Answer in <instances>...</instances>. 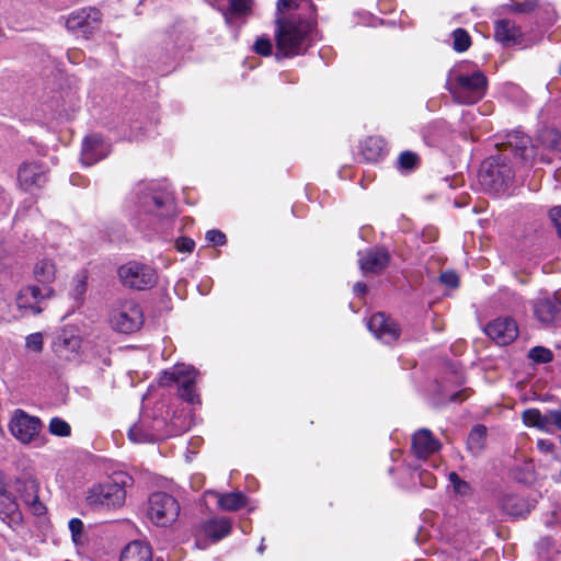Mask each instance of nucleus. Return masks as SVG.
Wrapping results in <instances>:
<instances>
[{"instance_id":"obj_1","label":"nucleus","mask_w":561,"mask_h":561,"mask_svg":"<svg viewBox=\"0 0 561 561\" xmlns=\"http://www.w3.org/2000/svg\"><path fill=\"white\" fill-rule=\"evenodd\" d=\"M501 141L495 146L502 151L492 156L481 164L478 179L481 186L493 193L504 191L514 179L513 167L508 163L506 152L510 151L524 164H531L536 157V148L531 145L529 136L519 130L508 131L500 135Z\"/></svg>"},{"instance_id":"obj_2","label":"nucleus","mask_w":561,"mask_h":561,"mask_svg":"<svg viewBox=\"0 0 561 561\" xmlns=\"http://www.w3.org/2000/svg\"><path fill=\"white\" fill-rule=\"evenodd\" d=\"M135 195L137 210L134 221L139 229H147L176 214L172 193L157 183L138 184Z\"/></svg>"},{"instance_id":"obj_3","label":"nucleus","mask_w":561,"mask_h":561,"mask_svg":"<svg viewBox=\"0 0 561 561\" xmlns=\"http://www.w3.org/2000/svg\"><path fill=\"white\" fill-rule=\"evenodd\" d=\"M314 28V23L291 15L277 19L275 28L276 58H290L304 54L309 46V38Z\"/></svg>"},{"instance_id":"obj_4","label":"nucleus","mask_w":561,"mask_h":561,"mask_svg":"<svg viewBox=\"0 0 561 561\" xmlns=\"http://www.w3.org/2000/svg\"><path fill=\"white\" fill-rule=\"evenodd\" d=\"M133 482L134 480L128 473H115L112 479L93 484L88 489L87 504L95 510L119 508L126 500V488L130 486Z\"/></svg>"},{"instance_id":"obj_5","label":"nucleus","mask_w":561,"mask_h":561,"mask_svg":"<svg viewBox=\"0 0 561 561\" xmlns=\"http://www.w3.org/2000/svg\"><path fill=\"white\" fill-rule=\"evenodd\" d=\"M486 84V77L479 70L472 73L455 72L448 83V90L456 102L471 105L485 95Z\"/></svg>"},{"instance_id":"obj_6","label":"nucleus","mask_w":561,"mask_h":561,"mask_svg":"<svg viewBox=\"0 0 561 561\" xmlns=\"http://www.w3.org/2000/svg\"><path fill=\"white\" fill-rule=\"evenodd\" d=\"M197 370L184 364L174 365L170 370H164L160 378V386H170L176 383L179 387V396L184 401L195 404L199 403L198 394L195 392V382Z\"/></svg>"},{"instance_id":"obj_7","label":"nucleus","mask_w":561,"mask_h":561,"mask_svg":"<svg viewBox=\"0 0 561 561\" xmlns=\"http://www.w3.org/2000/svg\"><path fill=\"white\" fill-rule=\"evenodd\" d=\"M180 504L167 492H153L147 502V517L158 527H168L179 517Z\"/></svg>"},{"instance_id":"obj_8","label":"nucleus","mask_w":561,"mask_h":561,"mask_svg":"<svg viewBox=\"0 0 561 561\" xmlns=\"http://www.w3.org/2000/svg\"><path fill=\"white\" fill-rule=\"evenodd\" d=\"M117 274L124 286L137 290L151 288L157 282L154 268L136 261H130L122 265Z\"/></svg>"},{"instance_id":"obj_9","label":"nucleus","mask_w":561,"mask_h":561,"mask_svg":"<svg viewBox=\"0 0 561 561\" xmlns=\"http://www.w3.org/2000/svg\"><path fill=\"white\" fill-rule=\"evenodd\" d=\"M144 323L142 310L134 301H126L119 308L113 310L111 324L114 330L122 333H133Z\"/></svg>"},{"instance_id":"obj_10","label":"nucleus","mask_w":561,"mask_h":561,"mask_svg":"<svg viewBox=\"0 0 561 561\" xmlns=\"http://www.w3.org/2000/svg\"><path fill=\"white\" fill-rule=\"evenodd\" d=\"M102 14L95 8H82L73 11L66 19V27L76 34L88 37L99 28Z\"/></svg>"},{"instance_id":"obj_11","label":"nucleus","mask_w":561,"mask_h":561,"mask_svg":"<svg viewBox=\"0 0 561 561\" xmlns=\"http://www.w3.org/2000/svg\"><path fill=\"white\" fill-rule=\"evenodd\" d=\"M42 422L36 416H30L22 410H18L9 424L10 433L21 443H31L39 433Z\"/></svg>"},{"instance_id":"obj_12","label":"nucleus","mask_w":561,"mask_h":561,"mask_svg":"<svg viewBox=\"0 0 561 561\" xmlns=\"http://www.w3.org/2000/svg\"><path fill=\"white\" fill-rule=\"evenodd\" d=\"M485 334L497 345H508L518 336V327L514 319L500 317L489 322L484 328Z\"/></svg>"},{"instance_id":"obj_13","label":"nucleus","mask_w":561,"mask_h":561,"mask_svg":"<svg viewBox=\"0 0 561 561\" xmlns=\"http://www.w3.org/2000/svg\"><path fill=\"white\" fill-rule=\"evenodd\" d=\"M367 325L369 331L386 344L397 341L400 336L401 331L398 323L382 312L373 314Z\"/></svg>"},{"instance_id":"obj_14","label":"nucleus","mask_w":561,"mask_h":561,"mask_svg":"<svg viewBox=\"0 0 561 561\" xmlns=\"http://www.w3.org/2000/svg\"><path fill=\"white\" fill-rule=\"evenodd\" d=\"M111 152V145L100 135H90L83 139L81 161L90 167L106 158Z\"/></svg>"},{"instance_id":"obj_15","label":"nucleus","mask_w":561,"mask_h":561,"mask_svg":"<svg viewBox=\"0 0 561 561\" xmlns=\"http://www.w3.org/2000/svg\"><path fill=\"white\" fill-rule=\"evenodd\" d=\"M359 267L364 274H379L390 262V254L385 248H373L367 251L359 252Z\"/></svg>"},{"instance_id":"obj_16","label":"nucleus","mask_w":561,"mask_h":561,"mask_svg":"<svg viewBox=\"0 0 561 561\" xmlns=\"http://www.w3.org/2000/svg\"><path fill=\"white\" fill-rule=\"evenodd\" d=\"M44 290L45 291L37 286H26L22 288L16 296L19 309L25 310V312L30 314H39L42 312L39 301L44 297H48L53 294L50 288H44Z\"/></svg>"},{"instance_id":"obj_17","label":"nucleus","mask_w":561,"mask_h":561,"mask_svg":"<svg viewBox=\"0 0 561 561\" xmlns=\"http://www.w3.org/2000/svg\"><path fill=\"white\" fill-rule=\"evenodd\" d=\"M15 491L21 495L24 503L32 507L33 513L42 515L45 506L38 500V483L33 478H24L15 480Z\"/></svg>"},{"instance_id":"obj_18","label":"nucleus","mask_w":561,"mask_h":561,"mask_svg":"<svg viewBox=\"0 0 561 561\" xmlns=\"http://www.w3.org/2000/svg\"><path fill=\"white\" fill-rule=\"evenodd\" d=\"M18 180L25 191H31L45 184L46 173L41 164L36 162H25L19 169Z\"/></svg>"},{"instance_id":"obj_19","label":"nucleus","mask_w":561,"mask_h":561,"mask_svg":"<svg viewBox=\"0 0 561 561\" xmlns=\"http://www.w3.org/2000/svg\"><path fill=\"white\" fill-rule=\"evenodd\" d=\"M440 447L439 440H437L427 428L416 431L412 437V450L420 459L427 458L438 451Z\"/></svg>"},{"instance_id":"obj_20","label":"nucleus","mask_w":561,"mask_h":561,"mask_svg":"<svg viewBox=\"0 0 561 561\" xmlns=\"http://www.w3.org/2000/svg\"><path fill=\"white\" fill-rule=\"evenodd\" d=\"M534 314L543 324L554 322L561 312V302L557 297L537 298L533 302Z\"/></svg>"},{"instance_id":"obj_21","label":"nucleus","mask_w":561,"mask_h":561,"mask_svg":"<svg viewBox=\"0 0 561 561\" xmlns=\"http://www.w3.org/2000/svg\"><path fill=\"white\" fill-rule=\"evenodd\" d=\"M199 533L211 542H218L231 533V520L228 517H213L203 522Z\"/></svg>"},{"instance_id":"obj_22","label":"nucleus","mask_w":561,"mask_h":561,"mask_svg":"<svg viewBox=\"0 0 561 561\" xmlns=\"http://www.w3.org/2000/svg\"><path fill=\"white\" fill-rule=\"evenodd\" d=\"M523 36L520 27L512 20L502 19L495 22L494 38L505 46L520 43Z\"/></svg>"},{"instance_id":"obj_23","label":"nucleus","mask_w":561,"mask_h":561,"mask_svg":"<svg viewBox=\"0 0 561 561\" xmlns=\"http://www.w3.org/2000/svg\"><path fill=\"white\" fill-rule=\"evenodd\" d=\"M119 561H152V549L144 540H133L122 550Z\"/></svg>"},{"instance_id":"obj_24","label":"nucleus","mask_w":561,"mask_h":561,"mask_svg":"<svg viewBox=\"0 0 561 561\" xmlns=\"http://www.w3.org/2000/svg\"><path fill=\"white\" fill-rule=\"evenodd\" d=\"M51 347L58 357L69 359L79 351L80 340L75 335L60 334L55 339Z\"/></svg>"},{"instance_id":"obj_25","label":"nucleus","mask_w":561,"mask_h":561,"mask_svg":"<svg viewBox=\"0 0 561 561\" xmlns=\"http://www.w3.org/2000/svg\"><path fill=\"white\" fill-rule=\"evenodd\" d=\"M253 0H229L222 15L227 24H232L237 18H245L252 13Z\"/></svg>"},{"instance_id":"obj_26","label":"nucleus","mask_w":561,"mask_h":561,"mask_svg":"<svg viewBox=\"0 0 561 561\" xmlns=\"http://www.w3.org/2000/svg\"><path fill=\"white\" fill-rule=\"evenodd\" d=\"M128 437L134 443H154L162 436L153 428H149L145 421L134 424L128 431Z\"/></svg>"},{"instance_id":"obj_27","label":"nucleus","mask_w":561,"mask_h":561,"mask_svg":"<svg viewBox=\"0 0 561 561\" xmlns=\"http://www.w3.org/2000/svg\"><path fill=\"white\" fill-rule=\"evenodd\" d=\"M486 427L484 425H476L470 431L468 439H467V446L471 454L479 455L485 445L486 439Z\"/></svg>"},{"instance_id":"obj_28","label":"nucleus","mask_w":561,"mask_h":561,"mask_svg":"<svg viewBox=\"0 0 561 561\" xmlns=\"http://www.w3.org/2000/svg\"><path fill=\"white\" fill-rule=\"evenodd\" d=\"M385 142L378 137H368L362 145L363 157L367 161H377L383 153Z\"/></svg>"},{"instance_id":"obj_29","label":"nucleus","mask_w":561,"mask_h":561,"mask_svg":"<svg viewBox=\"0 0 561 561\" xmlns=\"http://www.w3.org/2000/svg\"><path fill=\"white\" fill-rule=\"evenodd\" d=\"M247 503V499L241 492H231L218 495V506L222 511L233 512L243 507Z\"/></svg>"},{"instance_id":"obj_30","label":"nucleus","mask_w":561,"mask_h":561,"mask_svg":"<svg viewBox=\"0 0 561 561\" xmlns=\"http://www.w3.org/2000/svg\"><path fill=\"white\" fill-rule=\"evenodd\" d=\"M34 275L39 283L50 284L56 277V266L50 260H41L34 267Z\"/></svg>"},{"instance_id":"obj_31","label":"nucleus","mask_w":561,"mask_h":561,"mask_svg":"<svg viewBox=\"0 0 561 561\" xmlns=\"http://www.w3.org/2000/svg\"><path fill=\"white\" fill-rule=\"evenodd\" d=\"M538 139L540 144L551 150L561 151V133L553 128H546L540 131Z\"/></svg>"},{"instance_id":"obj_32","label":"nucleus","mask_w":561,"mask_h":561,"mask_svg":"<svg viewBox=\"0 0 561 561\" xmlns=\"http://www.w3.org/2000/svg\"><path fill=\"white\" fill-rule=\"evenodd\" d=\"M453 48L456 51H466L471 45L469 33L463 28H456L453 34Z\"/></svg>"},{"instance_id":"obj_33","label":"nucleus","mask_w":561,"mask_h":561,"mask_svg":"<svg viewBox=\"0 0 561 561\" xmlns=\"http://www.w3.org/2000/svg\"><path fill=\"white\" fill-rule=\"evenodd\" d=\"M528 357L537 364H547L553 359V354L547 347L535 346L529 350Z\"/></svg>"},{"instance_id":"obj_34","label":"nucleus","mask_w":561,"mask_h":561,"mask_svg":"<svg viewBox=\"0 0 561 561\" xmlns=\"http://www.w3.org/2000/svg\"><path fill=\"white\" fill-rule=\"evenodd\" d=\"M87 291V276L84 275H77L72 279V288L70 291L71 297L78 301L81 302Z\"/></svg>"},{"instance_id":"obj_35","label":"nucleus","mask_w":561,"mask_h":561,"mask_svg":"<svg viewBox=\"0 0 561 561\" xmlns=\"http://www.w3.org/2000/svg\"><path fill=\"white\" fill-rule=\"evenodd\" d=\"M49 432L56 436L67 437L71 433V427L66 421L53 417L49 423Z\"/></svg>"},{"instance_id":"obj_36","label":"nucleus","mask_w":561,"mask_h":561,"mask_svg":"<svg viewBox=\"0 0 561 561\" xmlns=\"http://www.w3.org/2000/svg\"><path fill=\"white\" fill-rule=\"evenodd\" d=\"M448 480L453 485L455 493L465 496L470 493V485L467 481L462 480L456 472L448 474Z\"/></svg>"},{"instance_id":"obj_37","label":"nucleus","mask_w":561,"mask_h":561,"mask_svg":"<svg viewBox=\"0 0 561 561\" xmlns=\"http://www.w3.org/2000/svg\"><path fill=\"white\" fill-rule=\"evenodd\" d=\"M415 477H417L420 484L424 488L433 489L436 485V477L427 469L416 470L412 474V479L414 480Z\"/></svg>"},{"instance_id":"obj_38","label":"nucleus","mask_w":561,"mask_h":561,"mask_svg":"<svg viewBox=\"0 0 561 561\" xmlns=\"http://www.w3.org/2000/svg\"><path fill=\"white\" fill-rule=\"evenodd\" d=\"M253 50L261 56H271L273 51L271 39L267 36L257 37L254 42Z\"/></svg>"},{"instance_id":"obj_39","label":"nucleus","mask_w":561,"mask_h":561,"mask_svg":"<svg viewBox=\"0 0 561 561\" xmlns=\"http://www.w3.org/2000/svg\"><path fill=\"white\" fill-rule=\"evenodd\" d=\"M25 347L32 352L41 353L44 347V337L41 332L32 333L25 339Z\"/></svg>"},{"instance_id":"obj_40","label":"nucleus","mask_w":561,"mask_h":561,"mask_svg":"<svg viewBox=\"0 0 561 561\" xmlns=\"http://www.w3.org/2000/svg\"><path fill=\"white\" fill-rule=\"evenodd\" d=\"M69 530L71 533L72 540L76 545L81 542V535L83 530V523L79 518H71L69 520Z\"/></svg>"},{"instance_id":"obj_41","label":"nucleus","mask_w":561,"mask_h":561,"mask_svg":"<svg viewBox=\"0 0 561 561\" xmlns=\"http://www.w3.org/2000/svg\"><path fill=\"white\" fill-rule=\"evenodd\" d=\"M417 163V156L411 151H404L399 156V164L402 169L411 170Z\"/></svg>"},{"instance_id":"obj_42","label":"nucleus","mask_w":561,"mask_h":561,"mask_svg":"<svg viewBox=\"0 0 561 561\" xmlns=\"http://www.w3.org/2000/svg\"><path fill=\"white\" fill-rule=\"evenodd\" d=\"M541 412L537 409H527L523 412V421L527 426L536 427L540 420Z\"/></svg>"},{"instance_id":"obj_43","label":"nucleus","mask_w":561,"mask_h":561,"mask_svg":"<svg viewBox=\"0 0 561 561\" xmlns=\"http://www.w3.org/2000/svg\"><path fill=\"white\" fill-rule=\"evenodd\" d=\"M175 248L179 252L191 253L195 248V242L191 238L180 237L175 240Z\"/></svg>"},{"instance_id":"obj_44","label":"nucleus","mask_w":561,"mask_h":561,"mask_svg":"<svg viewBox=\"0 0 561 561\" xmlns=\"http://www.w3.org/2000/svg\"><path fill=\"white\" fill-rule=\"evenodd\" d=\"M538 7L537 0H525L513 4V11L517 13H528Z\"/></svg>"},{"instance_id":"obj_45","label":"nucleus","mask_w":561,"mask_h":561,"mask_svg":"<svg viewBox=\"0 0 561 561\" xmlns=\"http://www.w3.org/2000/svg\"><path fill=\"white\" fill-rule=\"evenodd\" d=\"M206 240L215 245H224L227 242L226 234L216 229L207 231Z\"/></svg>"},{"instance_id":"obj_46","label":"nucleus","mask_w":561,"mask_h":561,"mask_svg":"<svg viewBox=\"0 0 561 561\" xmlns=\"http://www.w3.org/2000/svg\"><path fill=\"white\" fill-rule=\"evenodd\" d=\"M439 278L443 284L450 288H456L459 285V277L453 271L442 273Z\"/></svg>"},{"instance_id":"obj_47","label":"nucleus","mask_w":561,"mask_h":561,"mask_svg":"<svg viewBox=\"0 0 561 561\" xmlns=\"http://www.w3.org/2000/svg\"><path fill=\"white\" fill-rule=\"evenodd\" d=\"M549 218L552 221L559 237L561 238V206H556L549 210Z\"/></svg>"},{"instance_id":"obj_48","label":"nucleus","mask_w":561,"mask_h":561,"mask_svg":"<svg viewBox=\"0 0 561 561\" xmlns=\"http://www.w3.org/2000/svg\"><path fill=\"white\" fill-rule=\"evenodd\" d=\"M536 427L540 431L552 433L551 421L549 420V411L545 414L541 413L540 420Z\"/></svg>"},{"instance_id":"obj_49","label":"nucleus","mask_w":561,"mask_h":561,"mask_svg":"<svg viewBox=\"0 0 561 561\" xmlns=\"http://www.w3.org/2000/svg\"><path fill=\"white\" fill-rule=\"evenodd\" d=\"M549 420L551 421L552 432L554 428L561 431V409L549 410Z\"/></svg>"},{"instance_id":"obj_50","label":"nucleus","mask_w":561,"mask_h":561,"mask_svg":"<svg viewBox=\"0 0 561 561\" xmlns=\"http://www.w3.org/2000/svg\"><path fill=\"white\" fill-rule=\"evenodd\" d=\"M537 448L545 454H551L554 451L556 445L548 439H539L537 442Z\"/></svg>"},{"instance_id":"obj_51","label":"nucleus","mask_w":561,"mask_h":561,"mask_svg":"<svg viewBox=\"0 0 561 561\" xmlns=\"http://www.w3.org/2000/svg\"><path fill=\"white\" fill-rule=\"evenodd\" d=\"M297 7V0H278L277 1V9L279 11Z\"/></svg>"},{"instance_id":"obj_52","label":"nucleus","mask_w":561,"mask_h":561,"mask_svg":"<svg viewBox=\"0 0 561 561\" xmlns=\"http://www.w3.org/2000/svg\"><path fill=\"white\" fill-rule=\"evenodd\" d=\"M467 398H468L467 390H461V391H458V392H455L454 394H451L449 400L451 402H462Z\"/></svg>"},{"instance_id":"obj_53","label":"nucleus","mask_w":561,"mask_h":561,"mask_svg":"<svg viewBox=\"0 0 561 561\" xmlns=\"http://www.w3.org/2000/svg\"><path fill=\"white\" fill-rule=\"evenodd\" d=\"M354 294L357 296H363L367 291V286L365 283L358 282L353 287Z\"/></svg>"},{"instance_id":"obj_54","label":"nucleus","mask_w":561,"mask_h":561,"mask_svg":"<svg viewBox=\"0 0 561 561\" xmlns=\"http://www.w3.org/2000/svg\"><path fill=\"white\" fill-rule=\"evenodd\" d=\"M264 551V546L263 543H261V546L259 547V552L262 553Z\"/></svg>"},{"instance_id":"obj_55","label":"nucleus","mask_w":561,"mask_h":561,"mask_svg":"<svg viewBox=\"0 0 561 561\" xmlns=\"http://www.w3.org/2000/svg\"><path fill=\"white\" fill-rule=\"evenodd\" d=\"M77 178V175H72L71 176V182L75 183V179Z\"/></svg>"},{"instance_id":"obj_56","label":"nucleus","mask_w":561,"mask_h":561,"mask_svg":"<svg viewBox=\"0 0 561 561\" xmlns=\"http://www.w3.org/2000/svg\"><path fill=\"white\" fill-rule=\"evenodd\" d=\"M559 73H560V76H561V65H560V70H559Z\"/></svg>"},{"instance_id":"obj_57","label":"nucleus","mask_w":561,"mask_h":561,"mask_svg":"<svg viewBox=\"0 0 561 561\" xmlns=\"http://www.w3.org/2000/svg\"><path fill=\"white\" fill-rule=\"evenodd\" d=\"M560 476H561V471H560Z\"/></svg>"}]
</instances>
